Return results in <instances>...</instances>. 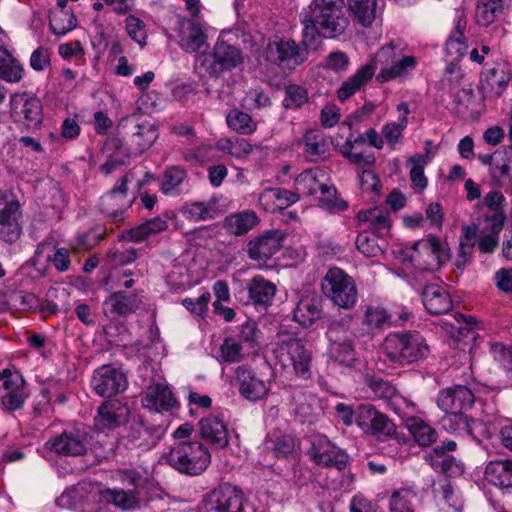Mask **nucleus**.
Segmentation results:
<instances>
[{
	"instance_id": "obj_52",
	"label": "nucleus",
	"mask_w": 512,
	"mask_h": 512,
	"mask_svg": "<svg viewBox=\"0 0 512 512\" xmlns=\"http://www.w3.org/2000/svg\"><path fill=\"white\" fill-rule=\"evenodd\" d=\"M26 387V380L15 366H9L0 371V391L7 393Z\"/></svg>"
},
{
	"instance_id": "obj_16",
	"label": "nucleus",
	"mask_w": 512,
	"mask_h": 512,
	"mask_svg": "<svg viewBox=\"0 0 512 512\" xmlns=\"http://www.w3.org/2000/svg\"><path fill=\"white\" fill-rule=\"evenodd\" d=\"M92 388L102 397H111L127 389L128 381L125 373L113 366L103 365L94 371Z\"/></svg>"
},
{
	"instance_id": "obj_26",
	"label": "nucleus",
	"mask_w": 512,
	"mask_h": 512,
	"mask_svg": "<svg viewBox=\"0 0 512 512\" xmlns=\"http://www.w3.org/2000/svg\"><path fill=\"white\" fill-rule=\"evenodd\" d=\"M284 236L280 230H269L258 237V269L275 266L271 257L281 248Z\"/></svg>"
},
{
	"instance_id": "obj_8",
	"label": "nucleus",
	"mask_w": 512,
	"mask_h": 512,
	"mask_svg": "<svg viewBox=\"0 0 512 512\" xmlns=\"http://www.w3.org/2000/svg\"><path fill=\"white\" fill-rule=\"evenodd\" d=\"M302 43H297L290 38L273 36L268 39L263 57L267 62L282 69L295 70L308 59L307 46L309 44H305L303 41Z\"/></svg>"
},
{
	"instance_id": "obj_32",
	"label": "nucleus",
	"mask_w": 512,
	"mask_h": 512,
	"mask_svg": "<svg viewBox=\"0 0 512 512\" xmlns=\"http://www.w3.org/2000/svg\"><path fill=\"white\" fill-rule=\"evenodd\" d=\"M376 71L374 62H369L359 68L354 75L342 83L337 91V97L340 101H345L364 87L373 77Z\"/></svg>"
},
{
	"instance_id": "obj_6",
	"label": "nucleus",
	"mask_w": 512,
	"mask_h": 512,
	"mask_svg": "<svg viewBox=\"0 0 512 512\" xmlns=\"http://www.w3.org/2000/svg\"><path fill=\"white\" fill-rule=\"evenodd\" d=\"M72 497L78 498L86 506L105 502L123 510H131L138 505L135 494L117 489H103L97 483H80L74 489L63 493L59 501Z\"/></svg>"
},
{
	"instance_id": "obj_34",
	"label": "nucleus",
	"mask_w": 512,
	"mask_h": 512,
	"mask_svg": "<svg viewBox=\"0 0 512 512\" xmlns=\"http://www.w3.org/2000/svg\"><path fill=\"white\" fill-rule=\"evenodd\" d=\"M200 431L203 438L219 448L228 444V429L223 419L209 415L200 421Z\"/></svg>"
},
{
	"instance_id": "obj_64",
	"label": "nucleus",
	"mask_w": 512,
	"mask_h": 512,
	"mask_svg": "<svg viewBox=\"0 0 512 512\" xmlns=\"http://www.w3.org/2000/svg\"><path fill=\"white\" fill-rule=\"evenodd\" d=\"M493 359L509 374L512 378V350L501 343H494L490 347Z\"/></svg>"
},
{
	"instance_id": "obj_58",
	"label": "nucleus",
	"mask_w": 512,
	"mask_h": 512,
	"mask_svg": "<svg viewBox=\"0 0 512 512\" xmlns=\"http://www.w3.org/2000/svg\"><path fill=\"white\" fill-rule=\"evenodd\" d=\"M416 494L409 489L395 491L390 498L391 512H414Z\"/></svg>"
},
{
	"instance_id": "obj_21",
	"label": "nucleus",
	"mask_w": 512,
	"mask_h": 512,
	"mask_svg": "<svg viewBox=\"0 0 512 512\" xmlns=\"http://www.w3.org/2000/svg\"><path fill=\"white\" fill-rule=\"evenodd\" d=\"M256 340V324L242 325L239 338L227 337L221 345L220 352L224 362L234 363L241 360L244 355V344L253 348Z\"/></svg>"
},
{
	"instance_id": "obj_2",
	"label": "nucleus",
	"mask_w": 512,
	"mask_h": 512,
	"mask_svg": "<svg viewBox=\"0 0 512 512\" xmlns=\"http://www.w3.org/2000/svg\"><path fill=\"white\" fill-rule=\"evenodd\" d=\"M381 351L389 362L403 367L425 359L429 347L419 332L403 331L389 333L383 340Z\"/></svg>"
},
{
	"instance_id": "obj_41",
	"label": "nucleus",
	"mask_w": 512,
	"mask_h": 512,
	"mask_svg": "<svg viewBox=\"0 0 512 512\" xmlns=\"http://www.w3.org/2000/svg\"><path fill=\"white\" fill-rule=\"evenodd\" d=\"M347 7L353 20L363 27H370L377 17V0H347Z\"/></svg>"
},
{
	"instance_id": "obj_63",
	"label": "nucleus",
	"mask_w": 512,
	"mask_h": 512,
	"mask_svg": "<svg viewBox=\"0 0 512 512\" xmlns=\"http://www.w3.org/2000/svg\"><path fill=\"white\" fill-rule=\"evenodd\" d=\"M395 432V425L388 419V417L378 412L376 418L373 421L371 430H368L367 434L373 435L378 439H386Z\"/></svg>"
},
{
	"instance_id": "obj_49",
	"label": "nucleus",
	"mask_w": 512,
	"mask_h": 512,
	"mask_svg": "<svg viewBox=\"0 0 512 512\" xmlns=\"http://www.w3.org/2000/svg\"><path fill=\"white\" fill-rule=\"evenodd\" d=\"M4 61L0 62V79L8 83L20 82L25 74L23 65L7 50Z\"/></svg>"
},
{
	"instance_id": "obj_51",
	"label": "nucleus",
	"mask_w": 512,
	"mask_h": 512,
	"mask_svg": "<svg viewBox=\"0 0 512 512\" xmlns=\"http://www.w3.org/2000/svg\"><path fill=\"white\" fill-rule=\"evenodd\" d=\"M183 212L187 218L195 221L213 219L217 215V202H194L186 205Z\"/></svg>"
},
{
	"instance_id": "obj_53",
	"label": "nucleus",
	"mask_w": 512,
	"mask_h": 512,
	"mask_svg": "<svg viewBox=\"0 0 512 512\" xmlns=\"http://www.w3.org/2000/svg\"><path fill=\"white\" fill-rule=\"evenodd\" d=\"M319 192V202L328 211L336 213L347 209V202L337 197V190L334 186L323 182Z\"/></svg>"
},
{
	"instance_id": "obj_37",
	"label": "nucleus",
	"mask_w": 512,
	"mask_h": 512,
	"mask_svg": "<svg viewBox=\"0 0 512 512\" xmlns=\"http://www.w3.org/2000/svg\"><path fill=\"white\" fill-rule=\"evenodd\" d=\"M365 142V134L354 136L353 133H350L346 141L340 146L339 151L351 163L360 167H370L375 163L374 154L354 151L356 145H362Z\"/></svg>"
},
{
	"instance_id": "obj_1",
	"label": "nucleus",
	"mask_w": 512,
	"mask_h": 512,
	"mask_svg": "<svg viewBox=\"0 0 512 512\" xmlns=\"http://www.w3.org/2000/svg\"><path fill=\"white\" fill-rule=\"evenodd\" d=\"M343 0H313L309 9L300 14L305 44H314L318 36L335 38L349 25L343 12Z\"/></svg>"
},
{
	"instance_id": "obj_17",
	"label": "nucleus",
	"mask_w": 512,
	"mask_h": 512,
	"mask_svg": "<svg viewBox=\"0 0 512 512\" xmlns=\"http://www.w3.org/2000/svg\"><path fill=\"white\" fill-rule=\"evenodd\" d=\"M442 425L451 433L470 436L477 442H480L482 437H488L489 434L488 428L483 422L468 418L465 412L445 413Z\"/></svg>"
},
{
	"instance_id": "obj_27",
	"label": "nucleus",
	"mask_w": 512,
	"mask_h": 512,
	"mask_svg": "<svg viewBox=\"0 0 512 512\" xmlns=\"http://www.w3.org/2000/svg\"><path fill=\"white\" fill-rule=\"evenodd\" d=\"M510 79V73L504 65L497 64L483 72L481 89L488 97H499L505 91Z\"/></svg>"
},
{
	"instance_id": "obj_48",
	"label": "nucleus",
	"mask_w": 512,
	"mask_h": 512,
	"mask_svg": "<svg viewBox=\"0 0 512 512\" xmlns=\"http://www.w3.org/2000/svg\"><path fill=\"white\" fill-rule=\"evenodd\" d=\"M390 315L380 306H367L364 312L363 325L368 331L383 330L390 326Z\"/></svg>"
},
{
	"instance_id": "obj_36",
	"label": "nucleus",
	"mask_w": 512,
	"mask_h": 512,
	"mask_svg": "<svg viewBox=\"0 0 512 512\" xmlns=\"http://www.w3.org/2000/svg\"><path fill=\"white\" fill-rule=\"evenodd\" d=\"M258 202L268 212L283 210L297 202L291 191L280 188L265 189L259 196Z\"/></svg>"
},
{
	"instance_id": "obj_29",
	"label": "nucleus",
	"mask_w": 512,
	"mask_h": 512,
	"mask_svg": "<svg viewBox=\"0 0 512 512\" xmlns=\"http://www.w3.org/2000/svg\"><path fill=\"white\" fill-rule=\"evenodd\" d=\"M139 305L140 300L136 295L115 292L104 301L103 311L107 317L115 319L135 312Z\"/></svg>"
},
{
	"instance_id": "obj_62",
	"label": "nucleus",
	"mask_w": 512,
	"mask_h": 512,
	"mask_svg": "<svg viewBox=\"0 0 512 512\" xmlns=\"http://www.w3.org/2000/svg\"><path fill=\"white\" fill-rule=\"evenodd\" d=\"M432 468L439 473L449 477L459 475L463 472V466L453 456L441 458H430Z\"/></svg>"
},
{
	"instance_id": "obj_59",
	"label": "nucleus",
	"mask_w": 512,
	"mask_h": 512,
	"mask_svg": "<svg viewBox=\"0 0 512 512\" xmlns=\"http://www.w3.org/2000/svg\"><path fill=\"white\" fill-rule=\"evenodd\" d=\"M218 148L234 157L242 158L253 151V145L243 138L220 139Z\"/></svg>"
},
{
	"instance_id": "obj_24",
	"label": "nucleus",
	"mask_w": 512,
	"mask_h": 512,
	"mask_svg": "<svg viewBox=\"0 0 512 512\" xmlns=\"http://www.w3.org/2000/svg\"><path fill=\"white\" fill-rule=\"evenodd\" d=\"M128 408L117 400L104 402L97 411L94 425L99 431L112 430L126 421Z\"/></svg>"
},
{
	"instance_id": "obj_9",
	"label": "nucleus",
	"mask_w": 512,
	"mask_h": 512,
	"mask_svg": "<svg viewBox=\"0 0 512 512\" xmlns=\"http://www.w3.org/2000/svg\"><path fill=\"white\" fill-rule=\"evenodd\" d=\"M323 294L340 308L354 307L358 291L354 280L342 269L333 267L328 270L322 280Z\"/></svg>"
},
{
	"instance_id": "obj_4",
	"label": "nucleus",
	"mask_w": 512,
	"mask_h": 512,
	"mask_svg": "<svg viewBox=\"0 0 512 512\" xmlns=\"http://www.w3.org/2000/svg\"><path fill=\"white\" fill-rule=\"evenodd\" d=\"M264 359L270 366L282 369L292 368L303 378L310 374L311 353L299 339H289L280 345H272L264 352Z\"/></svg>"
},
{
	"instance_id": "obj_15",
	"label": "nucleus",
	"mask_w": 512,
	"mask_h": 512,
	"mask_svg": "<svg viewBox=\"0 0 512 512\" xmlns=\"http://www.w3.org/2000/svg\"><path fill=\"white\" fill-rule=\"evenodd\" d=\"M10 113L16 122L36 127L42 122V103L32 92H18L10 97Z\"/></svg>"
},
{
	"instance_id": "obj_12",
	"label": "nucleus",
	"mask_w": 512,
	"mask_h": 512,
	"mask_svg": "<svg viewBox=\"0 0 512 512\" xmlns=\"http://www.w3.org/2000/svg\"><path fill=\"white\" fill-rule=\"evenodd\" d=\"M311 446L307 454L318 466L334 467L341 471L346 468L349 456L335 446L326 436L316 435L311 438Z\"/></svg>"
},
{
	"instance_id": "obj_19",
	"label": "nucleus",
	"mask_w": 512,
	"mask_h": 512,
	"mask_svg": "<svg viewBox=\"0 0 512 512\" xmlns=\"http://www.w3.org/2000/svg\"><path fill=\"white\" fill-rule=\"evenodd\" d=\"M141 402L145 409L159 414L172 413L178 407L171 389L162 382L149 385Z\"/></svg>"
},
{
	"instance_id": "obj_10",
	"label": "nucleus",
	"mask_w": 512,
	"mask_h": 512,
	"mask_svg": "<svg viewBox=\"0 0 512 512\" xmlns=\"http://www.w3.org/2000/svg\"><path fill=\"white\" fill-rule=\"evenodd\" d=\"M199 65L212 76L231 70L243 62L240 49L218 38L211 53L199 56Z\"/></svg>"
},
{
	"instance_id": "obj_46",
	"label": "nucleus",
	"mask_w": 512,
	"mask_h": 512,
	"mask_svg": "<svg viewBox=\"0 0 512 512\" xmlns=\"http://www.w3.org/2000/svg\"><path fill=\"white\" fill-rule=\"evenodd\" d=\"M186 171L180 166H171L167 168L163 175L161 183V192L167 196H176L180 193L181 185L185 180Z\"/></svg>"
},
{
	"instance_id": "obj_50",
	"label": "nucleus",
	"mask_w": 512,
	"mask_h": 512,
	"mask_svg": "<svg viewBox=\"0 0 512 512\" xmlns=\"http://www.w3.org/2000/svg\"><path fill=\"white\" fill-rule=\"evenodd\" d=\"M388 407L405 422V425L407 422H410V419H414L419 412L416 404L412 400L397 392L388 402Z\"/></svg>"
},
{
	"instance_id": "obj_54",
	"label": "nucleus",
	"mask_w": 512,
	"mask_h": 512,
	"mask_svg": "<svg viewBox=\"0 0 512 512\" xmlns=\"http://www.w3.org/2000/svg\"><path fill=\"white\" fill-rule=\"evenodd\" d=\"M363 215V220L369 222L370 227L378 235H385L391 227V219L388 212H385L379 208L371 209L367 212L360 213L359 216Z\"/></svg>"
},
{
	"instance_id": "obj_57",
	"label": "nucleus",
	"mask_w": 512,
	"mask_h": 512,
	"mask_svg": "<svg viewBox=\"0 0 512 512\" xmlns=\"http://www.w3.org/2000/svg\"><path fill=\"white\" fill-rule=\"evenodd\" d=\"M226 121L232 130L240 134H250L255 130V124L252 117L237 109L231 110L228 113Z\"/></svg>"
},
{
	"instance_id": "obj_28",
	"label": "nucleus",
	"mask_w": 512,
	"mask_h": 512,
	"mask_svg": "<svg viewBox=\"0 0 512 512\" xmlns=\"http://www.w3.org/2000/svg\"><path fill=\"white\" fill-rule=\"evenodd\" d=\"M422 301L432 315H441L452 309L453 303L448 291L436 284L427 285L422 292Z\"/></svg>"
},
{
	"instance_id": "obj_43",
	"label": "nucleus",
	"mask_w": 512,
	"mask_h": 512,
	"mask_svg": "<svg viewBox=\"0 0 512 512\" xmlns=\"http://www.w3.org/2000/svg\"><path fill=\"white\" fill-rule=\"evenodd\" d=\"M235 381L240 394L249 401H256V376L253 368L239 366L236 370Z\"/></svg>"
},
{
	"instance_id": "obj_20",
	"label": "nucleus",
	"mask_w": 512,
	"mask_h": 512,
	"mask_svg": "<svg viewBox=\"0 0 512 512\" xmlns=\"http://www.w3.org/2000/svg\"><path fill=\"white\" fill-rule=\"evenodd\" d=\"M473 403L474 394L468 387L462 385L444 389L437 396V406L444 413L465 412Z\"/></svg>"
},
{
	"instance_id": "obj_42",
	"label": "nucleus",
	"mask_w": 512,
	"mask_h": 512,
	"mask_svg": "<svg viewBox=\"0 0 512 512\" xmlns=\"http://www.w3.org/2000/svg\"><path fill=\"white\" fill-rule=\"evenodd\" d=\"M256 224V215L253 211H241L225 218L224 226L234 235H244Z\"/></svg>"
},
{
	"instance_id": "obj_39",
	"label": "nucleus",
	"mask_w": 512,
	"mask_h": 512,
	"mask_svg": "<svg viewBox=\"0 0 512 512\" xmlns=\"http://www.w3.org/2000/svg\"><path fill=\"white\" fill-rule=\"evenodd\" d=\"M487 481L501 489L512 488V461H490L484 471Z\"/></svg>"
},
{
	"instance_id": "obj_25",
	"label": "nucleus",
	"mask_w": 512,
	"mask_h": 512,
	"mask_svg": "<svg viewBox=\"0 0 512 512\" xmlns=\"http://www.w3.org/2000/svg\"><path fill=\"white\" fill-rule=\"evenodd\" d=\"M165 431L164 425L148 427L138 423L130 428L127 436V445L142 451L149 450L162 439Z\"/></svg>"
},
{
	"instance_id": "obj_55",
	"label": "nucleus",
	"mask_w": 512,
	"mask_h": 512,
	"mask_svg": "<svg viewBox=\"0 0 512 512\" xmlns=\"http://www.w3.org/2000/svg\"><path fill=\"white\" fill-rule=\"evenodd\" d=\"M285 97L283 106L286 109H298L304 104L308 103L309 95L308 90L298 84H289L284 88Z\"/></svg>"
},
{
	"instance_id": "obj_35",
	"label": "nucleus",
	"mask_w": 512,
	"mask_h": 512,
	"mask_svg": "<svg viewBox=\"0 0 512 512\" xmlns=\"http://www.w3.org/2000/svg\"><path fill=\"white\" fill-rule=\"evenodd\" d=\"M46 446L56 452L64 455H81L87 449V442L79 434L64 432L60 436L48 441Z\"/></svg>"
},
{
	"instance_id": "obj_22",
	"label": "nucleus",
	"mask_w": 512,
	"mask_h": 512,
	"mask_svg": "<svg viewBox=\"0 0 512 512\" xmlns=\"http://www.w3.org/2000/svg\"><path fill=\"white\" fill-rule=\"evenodd\" d=\"M120 125L130 130V143L137 152L150 148L158 138V131L150 121L139 123L134 117L122 119Z\"/></svg>"
},
{
	"instance_id": "obj_38",
	"label": "nucleus",
	"mask_w": 512,
	"mask_h": 512,
	"mask_svg": "<svg viewBox=\"0 0 512 512\" xmlns=\"http://www.w3.org/2000/svg\"><path fill=\"white\" fill-rule=\"evenodd\" d=\"M168 228V222L163 217H155L146 222L131 228L124 232L121 239L131 242H143L150 237L165 231Z\"/></svg>"
},
{
	"instance_id": "obj_23",
	"label": "nucleus",
	"mask_w": 512,
	"mask_h": 512,
	"mask_svg": "<svg viewBox=\"0 0 512 512\" xmlns=\"http://www.w3.org/2000/svg\"><path fill=\"white\" fill-rule=\"evenodd\" d=\"M207 35L201 24L190 19L178 22V45L186 53L198 52L206 45Z\"/></svg>"
},
{
	"instance_id": "obj_44",
	"label": "nucleus",
	"mask_w": 512,
	"mask_h": 512,
	"mask_svg": "<svg viewBox=\"0 0 512 512\" xmlns=\"http://www.w3.org/2000/svg\"><path fill=\"white\" fill-rule=\"evenodd\" d=\"M406 427L420 446H429L437 439L436 430L418 416L410 419Z\"/></svg>"
},
{
	"instance_id": "obj_30",
	"label": "nucleus",
	"mask_w": 512,
	"mask_h": 512,
	"mask_svg": "<svg viewBox=\"0 0 512 512\" xmlns=\"http://www.w3.org/2000/svg\"><path fill=\"white\" fill-rule=\"evenodd\" d=\"M291 411L300 422L313 423L318 416V401L310 393L295 392L292 396Z\"/></svg>"
},
{
	"instance_id": "obj_60",
	"label": "nucleus",
	"mask_w": 512,
	"mask_h": 512,
	"mask_svg": "<svg viewBox=\"0 0 512 512\" xmlns=\"http://www.w3.org/2000/svg\"><path fill=\"white\" fill-rule=\"evenodd\" d=\"M30 393L26 388L19 389L18 391H12L3 393L1 395V405L3 410L6 412H15L21 410L28 398Z\"/></svg>"
},
{
	"instance_id": "obj_31",
	"label": "nucleus",
	"mask_w": 512,
	"mask_h": 512,
	"mask_svg": "<svg viewBox=\"0 0 512 512\" xmlns=\"http://www.w3.org/2000/svg\"><path fill=\"white\" fill-rule=\"evenodd\" d=\"M321 299L317 295H305L297 303L293 318L303 327L314 324L321 316Z\"/></svg>"
},
{
	"instance_id": "obj_47",
	"label": "nucleus",
	"mask_w": 512,
	"mask_h": 512,
	"mask_svg": "<svg viewBox=\"0 0 512 512\" xmlns=\"http://www.w3.org/2000/svg\"><path fill=\"white\" fill-rule=\"evenodd\" d=\"M296 446V440L288 434L274 432L269 434L265 440L266 449L273 450L277 457H285L292 453Z\"/></svg>"
},
{
	"instance_id": "obj_33",
	"label": "nucleus",
	"mask_w": 512,
	"mask_h": 512,
	"mask_svg": "<svg viewBox=\"0 0 512 512\" xmlns=\"http://www.w3.org/2000/svg\"><path fill=\"white\" fill-rule=\"evenodd\" d=\"M324 177L325 174L317 168L307 169L296 177L294 190L291 192L296 196L297 201L300 197L312 196L320 190Z\"/></svg>"
},
{
	"instance_id": "obj_13",
	"label": "nucleus",
	"mask_w": 512,
	"mask_h": 512,
	"mask_svg": "<svg viewBox=\"0 0 512 512\" xmlns=\"http://www.w3.org/2000/svg\"><path fill=\"white\" fill-rule=\"evenodd\" d=\"M21 209L15 195L0 191V239L14 242L21 235Z\"/></svg>"
},
{
	"instance_id": "obj_11",
	"label": "nucleus",
	"mask_w": 512,
	"mask_h": 512,
	"mask_svg": "<svg viewBox=\"0 0 512 512\" xmlns=\"http://www.w3.org/2000/svg\"><path fill=\"white\" fill-rule=\"evenodd\" d=\"M329 347V357L345 366H350L355 360V345L349 331V321L346 323L333 321L326 332Z\"/></svg>"
},
{
	"instance_id": "obj_14",
	"label": "nucleus",
	"mask_w": 512,
	"mask_h": 512,
	"mask_svg": "<svg viewBox=\"0 0 512 512\" xmlns=\"http://www.w3.org/2000/svg\"><path fill=\"white\" fill-rule=\"evenodd\" d=\"M202 512H246L244 494L235 486L223 484L208 495Z\"/></svg>"
},
{
	"instance_id": "obj_61",
	"label": "nucleus",
	"mask_w": 512,
	"mask_h": 512,
	"mask_svg": "<svg viewBox=\"0 0 512 512\" xmlns=\"http://www.w3.org/2000/svg\"><path fill=\"white\" fill-rule=\"evenodd\" d=\"M305 152L308 157L315 160L318 157H323L327 151V144L323 136L314 131H310L304 136Z\"/></svg>"
},
{
	"instance_id": "obj_56",
	"label": "nucleus",
	"mask_w": 512,
	"mask_h": 512,
	"mask_svg": "<svg viewBox=\"0 0 512 512\" xmlns=\"http://www.w3.org/2000/svg\"><path fill=\"white\" fill-rule=\"evenodd\" d=\"M426 155H415L411 157L408 163L411 165L410 179L413 185L420 191L424 190L427 186V178L424 175V167L426 166L429 156V150H426Z\"/></svg>"
},
{
	"instance_id": "obj_7",
	"label": "nucleus",
	"mask_w": 512,
	"mask_h": 512,
	"mask_svg": "<svg viewBox=\"0 0 512 512\" xmlns=\"http://www.w3.org/2000/svg\"><path fill=\"white\" fill-rule=\"evenodd\" d=\"M371 62L376 67L377 63L381 64L376 80L384 83L407 76L416 67L417 59L411 55H403L401 44L391 41L380 48Z\"/></svg>"
},
{
	"instance_id": "obj_5",
	"label": "nucleus",
	"mask_w": 512,
	"mask_h": 512,
	"mask_svg": "<svg viewBox=\"0 0 512 512\" xmlns=\"http://www.w3.org/2000/svg\"><path fill=\"white\" fill-rule=\"evenodd\" d=\"M412 253L400 251L401 259L410 262L416 269L424 272H436L449 259L447 244L435 235L418 240L411 247Z\"/></svg>"
},
{
	"instance_id": "obj_3",
	"label": "nucleus",
	"mask_w": 512,
	"mask_h": 512,
	"mask_svg": "<svg viewBox=\"0 0 512 512\" xmlns=\"http://www.w3.org/2000/svg\"><path fill=\"white\" fill-rule=\"evenodd\" d=\"M161 460L181 473L195 476L207 469L211 454L200 441H180Z\"/></svg>"
},
{
	"instance_id": "obj_40",
	"label": "nucleus",
	"mask_w": 512,
	"mask_h": 512,
	"mask_svg": "<svg viewBox=\"0 0 512 512\" xmlns=\"http://www.w3.org/2000/svg\"><path fill=\"white\" fill-rule=\"evenodd\" d=\"M36 198L44 208L58 209L64 203V196L58 185L50 178L38 181L35 187Z\"/></svg>"
},
{
	"instance_id": "obj_18",
	"label": "nucleus",
	"mask_w": 512,
	"mask_h": 512,
	"mask_svg": "<svg viewBox=\"0 0 512 512\" xmlns=\"http://www.w3.org/2000/svg\"><path fill=\"white\" fill-rule=\"evenodd\" d=\"M129 176L125 175L119 179L115 187L101 198V209L114 223L123 220V213L131 205L127 196V184Z\"/></svg>"
},
{
	"instance_id": "obj_45",
	"label": "nucleus",
	"mask_w": 512,
	"mask_h": 512,
	"mask_svg": "<svg viewBox=\"0 0 512 512\" xmlns=\"http://www.w3.org/2000/svg\"><path fill=\"white\" fill-rule=\"evenodd\" d=\"M77 19L70 9H55L50 15V28L54 34L63 36L73 30Z\"/></svg>"
}]
</instances>
